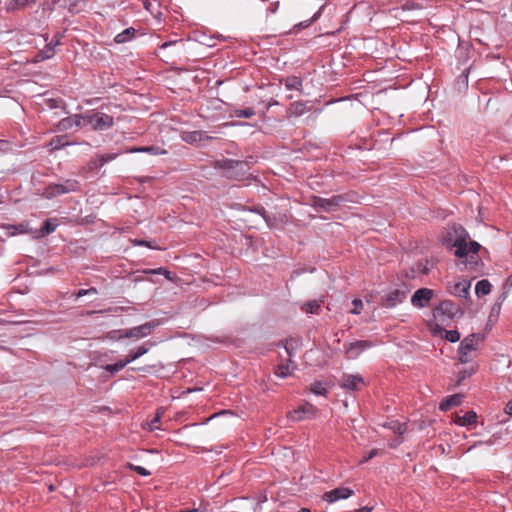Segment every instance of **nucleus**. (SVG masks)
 <instances>
[{
  "instance_id": "f257e3e1",
  "label": "nucleus",
  "mask_w": 512,
  "mask_h": 512,
  "mask_svg": "<svg viewBox=\"0 0 512 512\" xmlns=\"http://www.w3.org/2000/svg\"><path fill=\"white\" fill-rule=\"evenodd\" d=\"M469 233L459 224H452L445 228L441 235L442 244L448 249H455L454 255L465 265L476 264V254L481 245L476 241H469Z\"/></svg>"
},
{
  "instance_id": "f03ea898",
  "label": "nucleus",
  "mask_w": 512,
  "mask_h": 512,
  "mask_svg": "<svg viewBox=\"0 0 512 512\" xmlns=\"http://www.w3.org/2000/svg\"><path fill=\"white\" fill-rule=\"evenodd\" d=\"M347 201L348 198L345 195H333L331 198L312 196L310 198V204L316 211L327 213L338 210Z\"/></svg>"
},
{
  "instance_id": "7ed1b4c3",
  "label": "nucleus",
  "mask_w": 512,
  "mask_h": 512,
  "mask_svg": "<svg viewBox=\"0 0 512 512\" xmlns=\"http://www.w3.org/2000/svg\"><path fill=\"white\" fill-rule=\"evenodd\" d=\"M214 167L225 171L228 178H239L246 174L248 164L244 161L233 159H220L215 161Z\"/></svg>"
},
{
  "instance_id": "20e7f679",
  "label": "nucleus",
  "mask_w": 512,
  "mask_h": 512,
  "mask_svg": "<svg viewBox=\"0 0 512 512\" xmlns=\"http://www.w3.org/2000/svg\"><path fill=\"white\" fill-rule=\"evenodd\" d=\"M79 189V182L74 179H67L62 183H53L48 185L43 192V195L48 198H54L56 196L75 192Z\"/></svg>"
},
{
  "instance_id": "39448f33",
  "label": "nucleus",
  "mask_w": 512,
  "mask_h": 512,
  "mask_svg": "<svg viewBox=\"0 0 512 512\" xmlns=\"http://www.w3.org/2000/svg\"><path fill=\"white\" fill-rule=\"evenodd\" d=\"M87 124L91 125L95 131H103L111 128L114 125V118L112 115L104 113L103 111H93L86 114Z\"/></svg>"
},
{
  "instance_id": "423d86ee",
  "label": "nucleus",
  "mask_w": 512,
  "mask_h": 512,
  "mask_svg": "<svg viewBox=\"0 0 512 512\" xmlns=\"http://www.w3.org/2000/svg\"><path fill=\"white\" fill-rule=\"evenodd\" d=\"M410 289L403 285L396 288L381 297L380 305L385 308H393L402 303L408 296Z\"/></svg>"
},
{
  "instance_id": "0eeeda50",
  "label": "nucleus",
  "mask_w": 512,
  "mask_h": 512,
  "mask_svg": "<svg viewBox=\"0 0 512 512\" xmlns=\"http://www.w3.org/2000/svg\"><path fill=\"white\" fill-rule=\"evenodd\" d=\"M159 325L160 322L158 320H152L140 326L132 327L130 329H124L123 333L120 334L118 338L141 339L151 334L152 330Z\"/></svg>"
},
{
  "instance_id": "6e6552de",
  "label": "nucleus",
  "mask_w": 512,
  "mask_h": 512,
  "mask_svg": "<svg viewBox=\"0 0 512 512\" xmlns=\"http://www.w3.org/2000/svg\"><path fill=\"white\" fill-rule=\"evenodd\" d=\"M470 288L471 281L467 279H462L453 283L449 282L447 284L449 294L458 298H463L467 301L470 300Z\"/></svg>"
},
{
  "instance_id": "1a4fd4ad",
  "label": "nucleus",
  "mask_w": 512,
  "mask_h": 512,
  "mask_svg": "<svg viewBox=\"0 0 512 512\" xmlns=\"http://www.w3.org/2000/svg\"><path fill=\"white\" fill-rule=\"evenodd\" d=\"M479 338L475 334H471L467 337H465L462 342L460 343V346L458 348V355H459V361L462 364L468 363L471 358L469 357V353L471 351L476 350V341Z\"/></svg>"
},
{
  "instance_id": "9d476101",
  "label": "nucleus",
  "mask_w": 512,
  "mask_h": 512,
  "mask_svg": "<svg viewBox=\"0 0 512 512\" xmlns=\"http://www.w3.org/2000/svg\"><path fill=\"white\" fill-rule=\"evenodd\" d=\"M374 346L369 340H359L345 344V355L348 359H356L365 350Z\"/></svg>"
},
{
  "instance_id": "9b49d317",
  "label": "nucleus",
  "mask_w": 512,
  "mask_h": 512,
  "mask_svg": "<svg viewBox=\"0 0 512 512\" xmlns=\"http://www.w3.org/2000/svg\"><path fill=\"white\" fill-rule=\"evenodd\" d=\"M339 384L343 389L358 391L365 385V381L359 374L354 375L345 373L342 375Z\"/></svg>"
},
{
  "instance_id": "f8f14e48",
  "label": "nucleus",
  "mask_w": 512,
  "mask_h": 512,
  "mask_svg": "<svg viewBox=\"0 0 512 512\" xmlns=\"http://www.w3.org/2000/svg\"><path fill=\"white\" fill-rule=\"evenodd\" d=\"M316 407L310 403H305L301 407L288 413V418L293 422H298L306 418H312L316 415Z\"/></svg>"
},
{
  "instance_id": "ddd939ff",
  "label": "nucleus",
  "mask_w": 512,
  "mask_h": 512,
  "mask_svg": "<svg viewBox=\"0 0 512 512\" xmlns=\"http://www.w3.org/2000/svg\"><path fill=\"white\" fill-rule=\"evenodd\" d=\"M433 290L420 288L411 297V304L417 308L425 307L433 297Z\"/></svg>"
},
{
  "instance_id": "4468645a",
  "label": "nucleus",
  "mask_w": 512,
  "mask_h": 512,
  "mask_svg": "<svg viewBox=\"0 0 512 512\" xmlns=\"http://www.w3.org/2000/svg\"><path fill=\"white\" fill-rule=\"evenodd\" d=\"M436 311L446 315L450 319L454 318L458 314L462 316L464 313L460 306L451 300L441 301L439 306L436 308Z\"/></svg>"
},
{
  "instance_id": "2eb2a0df",
  "label": "nucleus",
  "mask_w": 512,
  "mask_h": 512,
  "mask_svg": "<svg viewBox=\"0 0 512 512\" xmlns=\"http://www.w3.org/2000/svg\"><path fill=\"white\" fill-rule=\"evenodd\" d=\"M354 494L353 490L347 487L335 488L331 491L325 492L323 500L333 503L341 499H347Z\"/></svg>"
},
{
  "instance_id": "dca6fc26",
  "label": "nucleus",
  "mask_w": 512,
  "mask_h": 512,
  "mask_svg": "<svg viewBox=\"0 0 512 512\" xmlns=\"http://www.w3.org/2000/svg\"><path fill=\"white\" fill-rule=\"evenodd\" d=\"M463 399L464 396L462 394H454L449 397H446L440 402L439 409L441 411L446 412L450 410L452 407L459 406L462 403Z\"/></svg>"
},
{
  "instance_id": "f3484780",
  "label": "nucleus",
  "mask_w": 512,
  "mask_h": 512,
  "mask_svg": "<svg viewBox=\"0 0 512 512\" xmlns=\"http://www.w3.org/2000/svg\"><path fill=\"white\" fill-rule=\"evenodd\" d=\"M182 139L189 144H195L206 139H211L203 131L184 132Z\"/></svg>"
},
{
  "instance_id": "a211bd4d",
  "label": "nucleus",
  "mask_w": 512,
  "mask_h": 512,
  "mask_svg": "<svg viewBox=\"0 0 512 512\" xmlns=\"http://www.w3.org/2000/svg\"><path fill=\"white\" fill-rule=\"evenodd\" d=\"M284 84L287 90H297L301 91L302 89V79L298 76H288L280 81Z\"/></svg>"
},
{
  "instance_id": "6ab92c4d",
  "label": "nucleus",
  "mask_w": 512,
  "mask_h": 512,
  "mask_svg": "<svg viewBox=\"0 0 512 512\" xmlns=\"http://www.w3.org/2000/svg\"><path fill=\"white\" fill-rule=\"evenodd\" d=\"M148 351H149V348L145 344H143L134 350H130L129 353L125 356L124 361L128 365L129 363L135 361L139 357L146 354Z\"/></svg>"
},
{
  "instance_id": "aec40b11",
  "label": "nucleus",
  "mask_w": 512,
  "mask_h": 512,
  "mask_svg": "<svg viewBox=\"0 0 512 512\" xmlns=\"http://www.w3.org/2000/svg\"><path fill=\"white\" fill-rule=\"evenodd\" d=\"M52 4H57L62 8L68 9L72 13L78 12L80 0H51Z\"/></svg>"
},
{
  "instance_id": "412c9836",
  "label": "nucleus",
  "mask_w": 512,
  "mask_h": 512,
  "mask_svg": "<svg viewBox=\"0 0 512 512\" xmlns=\"http://www.w3.org/2000/svg\"><path fill=\"white\" fill-rule=\"evenodd\" d=\"M476 420L477 414L474 411H468L463 416H458L455 422L458 425L467 426L475 424Z\"/></svg>"
},
{
  "instance_id": "4be33fe9",
  "label": "nucleus",
  "mask_w": 512,
  "mask_h": 512,
  "mask_svg": "<svg viewBox=\"0 0 512 512\" xmlns=\"http://www.w3.org/2000/svg\"><path fill=\"white\" fill-rule=\"evenodd\" d=\"M136 33V30L133 27L127 28L121 33L115 36L114 41L118 44L126 43L130 41Z\"/></svg>"
},
{
  "instance_id": "5701e85b",
  "label": "nucleus",
  "mask_w": 512,
  "mask_h": 512,
  "mask_svg": "<svg viewBox=\"0 0 512 512\" xmlns=\"http://www.w3.org/2000/svg\"><path fill=\"white\" fill-rule=\"evenodd\" d=\"M491 284L488 280L483 279L477 282L475 292L478 297L488 295L491 292Z\"/></svg>"
},
{
  "instance_id": "b1692460",
  "label": "nucleus",
  "mask_w": 512,
  "mask_h": 512,
  "mask_svg": "<svg viewBox=\"0 0 512 512\" xmlns=\"http://www.w3.org/2000/svg\"><path fill=\"white\" fill-rule=\"evenodd\" d=\"M35 1L36 0H10L6 5V9L7 11L22 9Z\"/></svg>"
},
{
  "instance_id": "393cba45",
  "label": "nucleus",
  "mask_w": 512,
  "mask_h": 512,
  "mask_svg": "<svg viewBox=\"0 0 512 512\" xmlns=\"http://www.w3.org/2000/svg\"><path fill=\"white\" fill-rule=\"evenodd\" d=\"M129 152H131V153L142 152V153H150L153 155L166 153L165 150H161L159 147H156V146L135 147V148H131L129 150Z\"/></svg>"
},
{
  "instance_id": "a878e982",
  "label": "nucleus",
  "mask_w": 512,
  "mask_h": 512,
  "mask_svg": "<svg viewBox=\"0 0 512 512\" xmlns=\"http://www.w3.org/2000/svg\"><path fill=\"white\" fill-rule=\"evenodd\" d=\"M163 414L162 409H158L155 416L144 425V428H146L148 431H154L156 429H159L158 423L161 421Z\"/></svg>"
},
{
  "instance_id": "bb28decb",
  "label": "nucleus",
  "mask_w": 512,
  "mask_h": 512,
  "mask_svg": "<svg viewBox=\"0 0 512 512\" xmlns=\"http://www.w3.org/2000/svg\"><path fill=\"white\" fill-rule=\"evenodd\" d=\"M126 366H127V364L124 361V359H121V360L117 361L114 364H107V365L103 366L102 368L105 371H107V372H109L110 374L113 375V374L119 372L120 370H122Z\"/></svg>"
},
{
  "instance_id": "cd10ccee",
  "label": "nucleus",
  "mask_w": 512,
  "mask_h": 512,
  "mask_svg": "<svg viewBox=\"0 0 512 512\" xmlns=\"http://www.w3.org/2000/svg\"><path fill=\"white\" fill-rule=\"evenodd\" d=\"M292 114L296 115V116H301L303 115L305 112L308 111L307 109V106L305 103L301 102V101H297V102H294L292 105H291V108H290Z\"/></svg>"
},
{
  "instance_id": "c85d7f7f",
  "label": "nucleus",
  "mask_w": 512,
  "mask_h": 512,
  "mask_svg": "<svg viewBox=\"0 0 512 512\" xmlns=\"http://www.w3.org/2000/svg\"><path fill=\"white\" fill-rule=\"evenodd\" d=\"M319 308H320V303L317 300L308 301L302 307V309L306 313H310V314H318Z\"/></svg>"
},
{
  "instance_id": "c756f323",
  "label": "nucleus",
  "mask_w": 512,
  "mask_h": 512,
  "mask_svg": "<svg viewBox=\"0 0 512 512\" xmlns=\"http://www.w3.org/2000/svg\"><path fill=\"white\" fill-rule=\"evenodd\" d=\"M73 128V123L71 116L61 119L57 125L56 129L60 132H65Z\"/></svg>"
},
{
  "instance_id": "7c9ffc66",
  "label": "nucleus",
  "mask_w": 512,
  "mask_h": 512,
  "mask_svg": "<svg viewBox=\"0 0 512 512\" xmlns=\"http://www.w3.org/2000/svg\"><path fill=\"white\" fill-rule=\"evenodd\" d=\"M233 114L237 118H251L255 115V110L252 108L235 109Z\"/></svg>"
},
{
  "instance_id": "2f4dec72",
  "label": "nucleus",
  "mask_w": 512,
  "mask_h": 512,
  "mask_svg": "<svg viewBox=\"0 0 512 512\" xmlns=\"http://www.w3.org/2000/svg\"><path fill=\"white\" fill-rule=\"evenodd\" d=\"M389 428L398 435H402L407 431V425L397 421H392L389 423Z\"/></svg>"
},
{
  "instance_id": "473e14b6",
  "label": "nucleus",
  "mask_w": 512,
  "mask_h": 512,
  "mask_svg": "<svg viewBox=\"0 0 512 512\" xmlns=\"http://www.w3.org/2000/svg\"><path fill=\"white\" fill-rule=\"evenodd\" d=\"M298 346H299L298 340H295V339L286 340V342L284 344V348H285L287 354L289 355V357L293 356L294 351L298 348Z\"/></svg>"
},
{
  "instance_id": "72a5a7b5",
  "label": "nucleus",
  "mask_w": 512,
  "mask_h": 512,
  "mask_svg": "<svg viewBox=\"0 0 512 512\" xmlns=\"http://www.w3.org/2000/svg\"><path fill=\"white\" fill-rule=\"evenodd\" d=\"M56 227H57L56 223H54L50 219H47L44 221V223L41 227V232L43 235L50 234L55 231Z\"/></svg>"
},
{
  "instance_id": "f704fd0d",
  "label": "nucleus",
  "mask_w": 512,
  "mask_h": 512,
  "mask_svg": "<svg viewBox=\"0 0 512 512\" xmlns=\"http://www.w3.org/2000/svg\"><path fill=\"white\" fill-rule=\"evenodd\" d=\"M310 391L315 395H325L327 393V389L321 382H314L311 384Z\"/></svg>"
},
{
  "instance_id": "c9c22d12",
  "label": "nucleus",
  "mask_w": 512,
  "mask_h": 512,
  "mask_svg": "<svg viewBox=\"0 0 512 512\" xmlns=\"http://www.w3.org/2000/svg\"><path fill=\"white\" fill-rule=\"evenodd\" d=\"M445 339L451 343H455L460 340V333L457 330L445 331Z\"/></svg>"
},
{
  "instance_id": "e433bc0d",
  "label": "nucleus",
  "mask_w": 512,
  "mask_h": 512,
  "mask_svg": "<svg viewBox=\"0 0 512 512\" xmlns=\"http://www.w3.org/2000/svg\"><path fill=\"white\" fill-rule=\"evenodd\" d=\"M73 127H81L83 123H87L86 114L80 115V114H74L71 116Z\"/></svg>"
},
{
  "instance_id": "4c0bfd02",
  "label": "nucleus",
  "mask_w": 512,
  "mask_h": 512,
  "mask_svg": "<svg viewBox=\"0 0 512 512\" xmlns=\"http://www.w3.org/2000/svg\"><path fill=\"white\" fill-rule=\"evenodd\" d=\"M275 374L280 378H286L290 374L289 373V365H284V364L278 365L275 370Z\"/></svg>"
},
{
  "instance_id": "58836bf2",
  "label": "nucleus",
  "mask_w": 512,
  "mask_h": 512,
  "mask_svg": "<svg viewBox=\"0 0 512 512\" xmlns=\"http://www.w3.org/2000/svg\"><path fill=\"white\" fill-rule=\"evenodd\" d=\"M512 288V274L506 279L504 283L505 291L500 295L499 300L502 302L507 298L509 289Z\"/></svg>"
},
{
  "instance_id": "ea45409f",
  "label": "nucleus",
  "mask_w": 512,
  "mask_h": 512,
  "mask_svg": "<svg viewBox=\"0 0 512 512\" xmlns=\"http://www.w3.org/2000/svg\"><path fill=\"white\" fill-rule=\"evenodd\" d=\"M251 211L260 214L263 217V219L265 220V222L267 223V225L271 226V224H270V216L267 214V212L264 209V207L258 206V207H255V208L251 209Z\"/></svg>"
},
{
  "instance_id": "a19ab883",
  "label": "nucleus",
  "mask_w": 512,
  "mask_h": 512,
  "mask_svg": "<svg viewBox=\"0 0 512 512\" xmlns=\"http://www.w3.org/2000/svg\"><path fill=\"white\" fill-rule=\"evenodd\" d=\"M146 273H152V274H162L164 275L167 279L171 280L172 277H171V272L166 270L165 268L163 267H160V268H157V269H149V270H146L145 271Z\"/></svg>"
},
{
  "instance_id": "79ce46f5",
  "label": "nucleus",
  "mask_w": 512,
  "mask_h": 512,
  "mask_svg": "<svg viewBox=\"0 0 512 512\" xmlns=\"http://www.w3.org/2000/svg\"><path fill=\"white\" fill-rule=\"evenodd\" d=\"M106 164L105 158L103 155H98L94 160L90 162L91 168H100Z\"/></svg>"
},
{
  "instance_id": "37998d69",
  "label": "nucleus",
  "mask_w": 512,
  "mask_h": 512,
  "mask_svg": "<svg viewBox=\"0 0 512 512\" xmlns=\"http://www.w3.org/2000/svg\"><path fill=\"white\" fill-rule=\"evenodd\" d=\"M129 467H130V469H132L133 471H135L136 473H138L141 476L151 475V472L142 466L130 464Z\"/></svg>"
},
{
  "instance_id": "c03bdc74",
  "label": "nucleus",
  "mask_w": 512,
  "mask_h": 512,
  "mask_svg": "<svg viewBox=\"0 0 512 512\" xmlns=\"http://www.w3.org/2000/svg\"><path fill=\"white\" fill-rule=\"evenodd\" d=\"M54 45H53V40L47 44L44 48V50L42 51L43 53V58H50L54 55Z\"/></svg>"
},
{
  "instance_id": "a18cd8bd",
  "label": "nucleus",
  "mask_w": 512,
  "mask_h": 512,
  "mask_svg": "<svg viewBox=\"0 0 512 512\" xmlns=\"http://www.w3.org/2000/svg\"><path fill=\"white\" fill-rule=\"evenodd\" d=\"M124 330H112L106 333L104 338L110 339V340H121L122 338H118L120 334L123 333Z\"/></svg>"
},
{
  "instance_id": "49530a36",
  "label": "nucleus",
  "mask_w": 512,
  "mask_h": 512,
  "mask_svg": "<svg viewBox=\"0 0 512 512\" xmlns=\"http://www.w3.org/2000/svg\"><path fill=\"white\" fill-rule=\"evenodd\" d=\"M353 308L351 309L352 314H360L362 309V301L360 299H354L353 302Z\"/></svg>"
},
{
  "instance_id": "de8ad7c7",
  "label": "nucleus",
  "mask_w": 512,
  "mask_h": 512,
  "mask_svg": "<svg viewBox=\"0 0 512 512\" xmlns=\"http://www.w3.org/2000/svg\"><path fill=\"white\" fill-rule=\"evenodd\" d=\"M89 294H97V289L94 287H91L89 289H80L77 292L76 297L80 298V297H83V296L89 295Z\"/></svg>"
},
{
  "instance_id": "09e8293b",
  "label": "nucleus",
  "mask_w": 512,
  "mask_h": 512,
  "mask_svg": "<svg viewBox=\"0 0 512 512\" xmlns=\"http://www.w3.org/2000/svg\"><path fill=\"white\" fill-rule=\"evenodd\" d=\"M379 454V450L378 449H372L365 457L364 459L362 460V462H367L369 460H371L372 458H374L375 456H377Z\"/></svg>"
},
{
  "instance_id": "8fccbe9b",
  "label": "nucleus",
  "mask_w": 512,
  "mask_h": 512,
  "mask_svg": "<svg viewBox=\"0 0 512 512\" xmlns=\"http://www.w3.org/2000/svg\"><path fill=\"white\" fill-rule=\"evenodd\" d=\"M62 139H63V137H57L52 140V144H54L55 149H59L68 144V143L62 142Z\"/></svg>"
},
{
  "instance_id": "3c124183",
  "label": "nucleus",
  "mask_w": 512,
  "mask_h": 512,
  "mask_svg": "<svg viewBox=\"0 0 512 512\" xmlns=\"http://www.w3.org/2000/svg\"><path fill=\"white\" fill-rule=\"evenodd\" d=\"M310 25H312V23H310V22H309V19H308V20H305V21H302V22H300V23L296 24V25L294 26V30H295V31H298L299 29L307 28V27H309Z\"/></svg>"
},
{
  "instance_id": "603ef678",
  "label": "nucleus",
  "mask_w": 512,
  "mask_h": 512,
  "mask_svg": "<svg viewBox=\"0 0 512 512\" xmlns=\"http://www.w3.org/2000/svg\"><path fill=\"white\" fill-rule=\"evenodd\" d=\"M136 245L146 246V247H149L151 249H158L157 246L153 245L151 242H148L146 240H138V241H136Z\"/></svg>"
},
{
  "instance_id": "864d4df0",
  "label": "nucleus",
  "mask_w": 512,
  "mask_h": 512,
  "mask_svg": "<svg viewBox=\"0 0 512 512\" xmlns=\"http://www.w3.org/2000/svg\"><path fill=\"white\" fill-rule=\"evenodd\" d=\"M323 8H324V6H321L318 9V11L314 13V15L309 19L310 23L313 24L315 21H317L320 18L321 14H322V11H323Z\"/></svg>"
},
{
  "instance_id": "5fc2aeb1",
  "label": "nucleus",
  "mask_w": 512,
  "mask_h": 512,
  "mask_svg": "<svg viewBox=\"0 0 512 512\" xmlns=\"http://www.w3.org/2000/svg\"><path fill=\"white\" fill-rule=\"evenodd\" d=\"M13 229H15V232H13V234H15V233L23 234V233L27 232L26 226L24 224H20L18 226H14Z\"/></svg>"
},
{
  "instance_id": "6e6d98bb",
  "label": "nucleus",
  "mask_w": 512,
  "mask_h": 512,
  "mask_svg": "<svg viewBox=\"0 0 512 512\" xmlns=\"http://www.w3.org/2000/svg\"><path fill=\"white\" fill-rule=\"evenodd\" d=\"M459 81H462V83L467 86L468 85V71H464L460 76H459Z\"/></svg>"
},
{
  "instance_id": "4d7b16f0",
  "label": "nucleus",
  "mask_w": 512,
  "mask_h": 512,
  "mask_svg": "<svg viewBox=\"0 0 512 512\" xmlns=\"http://www.w3.org/2000/svg\"><path fill=\"white\" fill-rule=\"evenodd\" d=\"M119 155V153H109V154H105L103 155L104 158H105V161L106 163L116 159V157Z\"/></svg>"
},
{
  "instance_id": "13d9d810",
  "label": "nucleus",
  "mask_w": 512,
  "mask_h": 512,
  "mask_svg": "<svg viewBox=\"0 0 512 512\" xmlns=\"http://www.w3.org/2000/svg\"><path fill=\"white\" fill-rule=\"evenodd\" d=\"M59 103H60V101H58V100H56V99H50V100H48V106H49L50 108H58V107H60Z\"/></svg>"
},
{
  "instance_id": "bf43d9fd",
  "label": "nucleus",
  "mask_w": 512,
  "mask_h": 512,
  "mask_svg": "<svg viewBox=\"0 0 512 512\" xmlns=\"http://www.w3.org/2000/svg\"><path fill=\"white\" fill-rule=\"evenodd\" d=\"M505 412L508 415L512 416V399L507 402L506 407H505Z\"/></svg>"
},
{
  "instance_id": "052dcab7",
  "label": "nucleus",
  "mask_w": 512,
  "mask_h": 512,
  "mask_svg": "<svg viewBox=\"0 0 512 512\" xmlns=\"http://www.w3.org/2000/svg\"><path fill=\"white\" fill-rule=\"evenodd\" d=\"M466 377H467V372L466 371L460 372L459 375H458L457 384L459 385Z\"/></svg>"
},
{
  "instance_id": "680f3d73",
  "label": "nucleus",
  "mask_w": 512,
  "mask_h": 512,
  "mask_svg": "<svg viewBox=\"0 0 512 512\" xmlns=\"http://www.w3.org/2000/svg\"><path fill=\"white\" fill-rule=\"evenodd\" d=\"M372 509H373L372 507L364 506V507H361V508L355 510L354 512H371Z\"/></svg>"
},
{
  "instance_id": "e2e57ef3",
  "label": "nucleus",
  "mask_w": 512,
  "mask_h": 512,
  "mask_svg": "<svg viewBox=\"0 0 512 512\" xmlns=\"http://www.w3.org/2000/svg\"><path fill=\"white\" fill-rule=\"evenodd\" d=\"M55 38H56V40H55V41H53V45H54V46H56V45H59V44H60V35H59V34H57V35L55 36Z\"/></svg>"
},
{
  "instance_id": "0e129e2a",
  "label": "nucleus",
  "mask_w": 512,
  "mask_h": 512,
  "mask_svg": "<svg viewBox=\"0 0 512 512\" xmlns=\"http://www.w3.org/2000/svg\"><path fill=\"white\" fill-rule=\"evenodd\" d=\"M55 38H56V40H55V41H53V45H54V46H56V45H59V44H60V35H59V34H57V35L55 36Z\"/></svg>"
},
{
  "instance_id": "69168bd1",
  "label": "nucleus",
  "mask_w": 512,
  "mask_h": 512,
  "mask_svg": "<svg viewBox=\"0 0 512 512\" xmlns=\"http://www.w3.org/2000/svg\"><path fill=\"white\" fill-rule=\"evenodd\" d=\"M270 224H271L270 227H275V218L270 217Z\"/></svg>"
},
{
  "instance_id": "338daca9",
  "label": "nucleus",
  "mask_w": 512,
  "mask_h": 512,
  "mask_svg": "<svg viewBox=\"0 0 512 512\" xmlns=\"http://www.w3.org/2000/svg\"><path fill=\"white\" fill-rule=\"evenodd\" d=\"M298 512H311L308 508H301Z\"/></svg>"
},
{
  "instance_id": "774afa93",
  "label": "nucleus",
  "mask_w": 512,
  "mask_h": 512,
  "mask_svg": "<svg viewBox=\"0 0 512 512\" xmlns=\"http://www.w3.org/2000/svg\"><path fill=\"white\" fill-rule=\"evenodd\" d=\"M170 44H171L170 42H166V43L162 44V46H161V47H162V48H165V47L169 46Z\"/></svg>"
}]
</instances>
